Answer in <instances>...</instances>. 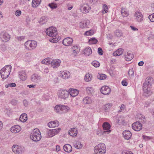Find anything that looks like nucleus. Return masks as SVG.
<instances>
[{"mask_svg": "<svg viewBox=\"0 0 154 154\" xmlns=\"http://www.w3.org/2000/svg\"><path fill=\"white\" fill-rule=\"evenodd\" d=\"M151 80H152V79L151 77H147L145 82L143 85V87L144 91V94L146 97L150 96L152 93L149 88L151 85Z\"/></svg>", "mask_w": 154, "mask_h": 154, "instance_id": "1", "label": "nucleus"}, {"mask_svg": "<svg viewBox=\"0 0 154 154\" xmlns=\"http://www.w3.org/2000/svg\"><path fill=\"white\" fill-rule=\"evenodd\" d=\"M11 65L6 66L0 70V73L2 78L3 79H5L9 75L11 71Z\"/></svg>", "mask_w": 154, "mask_h": 154, "instance_id": "2", "label": "nucleus"}, {"mask_svg": "<svg viewBox=\"0 0 154 154\" xmlns=\"http://www.w3.org/2000/svg\"><path fill=\"white\" fill-rule=\"evenodd\" d=\"M30 137L31 139L34 141L37 142L39 141L42 137L40 131L37 128L34 129L30 134Z\"/></svg>", "mask_w": 154, "mask_h": 154, "instance_id": "3", "label": "nucleus"}, {"mask_svg": "<svg viewBox=\"0 0 154 154\" xmlns=\"http://www.w3.org/2000/svg\"><path fill=\"white\" fill-rule=\"evenodd\" d=\"M94 151L95 153L99 154H105L106 151L105 145L103 143L99 144L95 146Z\"/></svg>", "mask_w": 154, "mask_h": 154, "instance_id": "4", "label": "nucleus"}, {"mask_svg": "<svg viewBox=\"0 0 154 154\" xmlns=\"http://www.w3.org/2000/svg\"><path fill=\"white\" fill-rule=\"evenodd\" d=\"M36 42L34 40H29L24 44L26 48L28 50H31L35 49L37 46Z\"/></svg>", "mask_w": 154, "mask_h": 154, "instance_id": "5", "label": "nucleus"}, {"mask_svg": "<svg viewBox=\"0 0 154 154\" xmlns=\"http://www.w3.org/2000/svg\"><path fill=\"white\" fill-rule=\"evenodd\" d=\"M46 33L47 35L53 38L55 37L57 35L56 28L53 27L48 28L46 30Z\"/></svg>", "mask_w": 154, "mask_h": 154, "instance_id": "6", "label": "nucleus"}, {"mask_svg": "<svg viewBox=\"0 0 154 154\" xmlns=\"http://www.w3.org/2000/svg\"><path fill=\"white\" fill-rule=\"evenodd\" d=\"M58 97L61 99L66 100L69 96V93L66 90L59 91L57 93Z\"/></svg>", "mask_w": 154, "mask_h": 154, "instance_id": "7", "label": "nucleus"}, {"mask_svg": "<svg viewBox=\"0 0 154 154\" xmlns=\"http://www.w3.org/2000/svg\"><path fill=\"white\" fill-rule=\"evenodd\" d=\"M12 149L13 151L15 154H22L25 151L24 148H22L18 145H13Z\"/></svg>", "mask_w": 154, "mask_h": 154, "instance_id": "8", "label": "nucleus"}, {"mask_svg": "<svg viewBox=\"0 0 154 154\" xmlns=\"http://www.w3.org/2000/svg\"><path fill=\"white\" fill-rule=\"evenodd\" d=\"M0 38L2 41L6 42L9 40L10 37L9 35L7 32H2L0 33Z\"/></svg>", "mask_w": 154, "mask_h": 154, "instance_id": "9", "label": "nucleus"}, {"mask_svg": "<svg viewBox=\"0 0 154 154\" xmlns=\"http://www.w3.org/2000/svg\"><path fill=\"white\" fill-rule=\"evenodd\" d=\"M142 125L139 122H135L132 125V129L137 131H140L142 128Z\"/></svg>", "mask_w": 154, "mask_h": 154, "instance_id": "10", "label": "nucleus"}, {"mask_svg": "<svg viewBox=\"0 0 154 154\" xmlns=\"http://www.w3.org/2000/svg\"><path fill=\"white\" fill-rule=\"evenodd\" d=\"M60 130V128L50 130L47 132L48 136L49 137H52L57 134Z\"/></svg>", "mask_w": 154, "mask_h": 154, "instance_id": "11", "label": "nucleus"}, {"mask_svg": "<svg viewBox=\"0 0 154 154\" xmlns=\"http://www.w3.org/2000/svg\"><path fill=\"white\" fill-rule=\"evenodd\" d=\"M110 125L108 122H105L103 124L102 127L106 134H109L111 130H110Z\"/></svg>", "mask_w": 154, "mask_h": 154, "instance_id": "12", "label": "nucleus"}, {"mask_svg": "<svg viewBox=\"0 0 154 154\" xmlns=\"http://www.w3.org/2000/svg\"><path fill=\"white\" fill-rule=\"evenodd\" d=\"M100 91L103 94L108 95L110 93L111 90L110 88L108 86H104L101 88Z\"/></svg>", "mask_w": 154, "mask_h": 154, "instance_id": "13", "label": "nucleus"}, {"mask_svg": "<svg viewBox=\"0 0 154 154\" xmlns=\"http://www.w3.org/2000/svg\"><path fill=\"white\" fill-rule=\"evenodd\" d=\"M91 8L88 4H84L80 7V10L83 13L86 14L89 12Z\"/></svg>", "mask_w": 154, "mask_h": 154, "instance_id": "14", "label": "nucleus"}, {"mask_svg": "<svg viewBox=\"0 0 154 154\" xmlns=\"http://www.w3.org/2000/svg\"><path fill=\"white\" fill-rule=\"evenodd\" d=\"M134 16L136 20L138 22H141L143 20V16L140 11L135 12Z\"/></svg>", "mask_w": 154, "mask_h": 154, "instance_id": "15", "label": "nucleus"}, {"mask_svg": "<svg viewBox=\"0 0 154 154\" xmlns=\"http://www.w3.org/2000/svg\"><path fill=\"white\" fill-rule=\"evenodd\" d=\"M73 39L70 38H66L63 41L62 43L65 46H68L71 45L72 44Z\"/></svg>", "mask_w": 154, "mask_h": 154, "instance_id": "16", "label": "nucleus"}, {"mask_svg": "<svg viewBox=\"0 0 154 154\" xmlns=\"http://www.w3.org/2000/svg\"><path fill=\"white\" fill-rule=\"evenodd\" d=\"M61 61L59 59H55L51 61V64L52 67L53 68H56L58 67L60 65Z\"/></svg>", "mask_w": 154, "mask_h": 154, "instance_id": "17", "label": "nucleus"}, {"mask_svg": "<svg viewBox=\"0 0 154 154\" xmlns=\"http://www.w3.org/2000/svg\"><path fill=\"white\" fill-rule=\"evenodd\" d=\"M122 135L125 139L129 140L131 138L132 134L130 131L125 130L123 132Z\"/></svg>", "mask_w": 154, "mask_h": 154, "instance_id": "18", "label": "nucleus"}, {"mask_svg": "<svg viewBox=\"0 0 154 154\" xmlns=\"http://www.w3.org/2000/svg\"><path fill=\"white\" fill-rule=\"evenodd\" d=\"M19 77L22 81H25L27 79V76L25 71L22 70L18 72Z\"/></svg>", "mask_w": 154, "mask_h": 154, "instance_id": "19", "label": "nucleus"}, {"mask_svg": "<svg viewBox=\"0 0 154 154\" xmlns=\"http://www.w3.org/2000/svg\"><path fill=\"white\" fill-rule=\"evenodd\" d=\"M21 127L19 125H16L11 128V131L13 133H17L19 132L21 130Z\"/></svg>", "mask_w": 154, "mask_h": 154, "instance_id": "20", "label": "nucleus"}, {"mask_svg": "<svg viewBox=\"0 0 154 154\" xmlns=\"http://www.w3.org/2000/svg\"><path fill=\"white\" fill-rule=\"evenodd\" d=\"M30 78L32 82L36 83H37L38 81L40 79L41 77L38 74H34L31 76Z\"/></svg>", "mask_w": 154, "mask_h": 154, "instance_id": "21", "label": "nucleus"}, {"mask_svg": "<svg viewBox=\"0 0 154 154\" xmlns=\"http://www.w3.org/2000/svg\"><path fill=\"white\" fill-rule=\"evenodd\" d=\"M69 94L71 96L74 97L77 96L79 94V91L76 89L73 88H70L68 91Z\"/></svg>", "mask_w": 154, "mask_h": 154, "instance_id": "22", "label": "nucleus"}, {"mask_svg": "<svg viewBox=\"0 0 154 154\" xmlns=\"http://www.w3.org/2000/svg\"><path fill=\"white\" fill-rule=\"evenodd\" d=\"M89 22V20L85 19H83L82 21L80 22L79 25L80 28H84L86 27L87 26V24Z\"/></svg>", "mask_w": 154, "mask_h": 154, "instance_id": "23", "label": "nucleus"}, {"mask_svg": "<svg viewBox=\"0 0 154 154\" xmlns=\"http://www.w3.org/2000/svg\"><path fill=\"white\" fill-rule=\"evenodd\" d=\"M61 72L60 76L64 79H66L69 78L70 76V73L67 71H63L62 72L61 71Z\"/></svg>", "mask_w": 154, "mask_h": 154, "instance_id": "24", "label": "nucleus"}, {"mask_svg": "<svg viewBox=\"0 0 154 154\" xmlns=\"http://www.w3.org/2000/svg\"><path fill=\"white\" fill-rule=\"evenodd\" d=\"M59 125V122L57 121H51L48 124V126L51 128L57 127Z\"/></svg>", "mask_w": 154, "mask_h": 154, "instance_id": "25", "label": "nucleus"}, {"mask_svg": "<svg viewBox=\"0 0 154 154\" xmlns=\"http://www.w3.org/2000/svg\"><path fill=\"white\" fill-rule=\"evenodd\" d=\"M80 47L78 45H73L71 48V50L74 54H78L80 51Z\"/></svg>", "mask_w": 154, "mask_h": 154, "instance_id": "26", "label": "nucleus"}, {"mask_svg": "<svg viewBox=\"0 0 154 154\" xmlns=\"http://www.w3.org/2000/svg\"><path fill=\"white\" fill-rule=\"evenodd\" d=\"M77 130L75 128H71L68 131V134L69 135L72 137H75L77 135Z\"/></svg>", "mask_w": 154, "mask_h": 154, "instance_id": "27", "label": "nucleus"}, {"mask_svg": "<svg viewBox=\"0 0 154 154\" xmlns=\"http://www.w3.org/2000/svg\"><path fill=\"white\" fill-rule=\"evenodd\" d=\"M92 101L91 98L88 97H86L84 98L83 100V102L84 104H90L92 103Z\"/></svg>", "mask_w": 154, "mask_h": 154, "instance_id": "28", "label": "nucleus"}, {"mask_svg": "<svg viewBox=\"0 0 154 154\" xmlns=\"http://www.w3.org/2000/svg\"><path fill=\"white\" fill-rule=\"evenodd\" d=\"M133 57V55L131 53L127 52L125 55V59L127 61H130L132 60Z\"/></svg>", "mask_w": 154, "mask_h": 154, "instance_id": "29", "label": "nucleus"}, {"mask_svg": "<svg viewBox=\"0 0 154 154\" xmlns=\"http://www.w3.org/2000/svg\"><path fill=\"white\" fill-rule=\"evenodd\" d=\"M27 115L26 114L23 113L21 114L20 117V121L23 122H26L27 120Z\"/></svg>", "mask_w": 154, "mask_h": 154, "instance_id": "30", "label": "nucleus"}, {"mask_svg": "<svg viewBox=\"0 0 154 154\" xmlns=\"http://www.w3.org/2000/svg\"><path fill=\"white\" fill-rule=\"evenodd\" d=\"M41 2V0H33L32 5L33 8H36L39 6Z\"/></svg>", "mask_w": 154, "mask_h": 154, "instance_id": "31", "label": "nucleus"}, {"mask_svg": "<svg viewBox=\"0 0 154 154\" xmlns=\"http://www.w3.org/2000/svg\"><path fill=\"white\" fill-rule=\"evenodd\" d=\"M64 150L66 152H69L72 151V147L69 144L65 145L63 147Z\"/></svg>", "mask_w": 154, "mask_h": 154, "instance_id": "32", "label": "nucleus"}, {"mask_svg": "<svg viewBox=\"0 0 154 154\" xmlns=\"http://www.w3.org/2000/svg\"><path fill=\"white\" fill-rule=\"evenodd\" d=\"M123 52V49L122 48H119L116 51L114 52L113 54V55L115 56H120L121 55Z\"/></svg>", "mask_w": 154, "mask_h": 154, "instance_id": "33", "label": "nucleus"}, {"mask_svg": "<svg viewBox=\"0 0 154 154\" xmlns=\"http://www.w3.org/2000/svg\"><path fill=\"white\" fill-rule=\"evenodd\" d=\"M117 122L121 124L124 125L126 122L125 118L122 116H119L118 118Z\"/></svg>", "mask_w": 154, "mask_h": 154, "instance_id": "34", "label": "nucleus"}, {"mask_svg": "<svg viewBox=\"0 0 154 154\" xmlns=\"http://www.w3.org/2000/svg\"><path fill=\"white\" fill-rule=\"evenodd\" d=\"M61 105H56L54 107V111L58 113L59 114H61L62 113V111L61 110Z\"/></svg>", "mask_w": 154, "mask_h": 154, "instance_id": "35", "label": "nucleus"}, {"mask_svg": "<svg viewBox=\"0 0 154 154\" xmlns=\"http://www.w3.org/2000/svg\"><path fill=\"white\" fill-rule=\"evenodd\" d=\"M84 52L85 54L89 56L92 53V51L90 47H88L85 49Z\"/></svg>", "mask_w": 154, "mask_h": 154, "instance_id": "36", "label": "nucleus"}, {"mask_svg": "<svg viewBox=\"0 0 154 154\" xmlns=\"http://www.w3.org/2000/svg\"><path fill=\"white\" fill-rule=\"evenodd\" d=\"M92 76L91 74L88 73H87L85 77V81L87 82H89L92 80Z\"/></svg>", "mask_w": 154, "mask_h": 154, "instance_id": "37", "label": "nucleus"}, {"mask_svg": "<svg viewBox=\"0 0 154 154\" xmlns=\"http://www.w3.org/2000/svg\"><path fill=\"white\" fill-rule=\"evenodd\" d=\"M121 14L124 17H126L128 15V13L127 10L125 8H122L121 10Z\"/></svg>", "mask_w": 154, "mask_h": 154, "instance_id": "38", "label": "nucleus"}, {"mask_svg": "<svg viewBox=\"0 0 154 154\" xmlns=\"http://www.w3.org/2000/svg\"><path fill=\"white\" fill-rule=\"evenodd\" d=\"M74 145L75 147L77 149L81 148L83 146V145L81 142L78 141H75L74 143Z\"/></svg>", "mask_w": 154, "mask_h": 154, "instance_id": "39", "label": "nucleus"}, {"mask_svg": "<svg viewBox=\"0 0 154 154\" xmlns=\"http://www.w3.org/2000/svg\"><path fill=\"white\" fill-rule=\"evenodd\" d=\"M69 109V107L64 105H61V110L62 113L63 112H66Z\"/></svg>", "mask_w": 154, "mask_h": 154, "instance_id": "40", "label": "nucleus"}, {"mask_svg": "<svg viewBox=\"0 0 154 154\" xmlns=\"http://www.w3.org/2000/svg\"><path fill=\"white\" fill-rule=\"evenodd\" d=\"M86 91L89 95L92 94V93L93 92V89L91 87H88L86 88Z\"/></svg>", "mask_w": 154, "mask_h": 154, "instance_id": "41", "label": "nucleus"}, {"mask_svg": "<svg viewBox=\"0 0 154 154\" xmlns=\"http://www.w3.org/2000/svg\"><path fill=\"white\" fill-rule=\"evenodd\" d=\"M115 34L117 37H120L122 35V33L119 30H116L115 32Z\"/></svg>", "mask_w": 154, "mask_h": 154, "instance_id": "42", "label": "nucleus"}, {"mask_svg": "<svg viewBox=\"0 0 154 154\" xmlns=\"http://www.w3.org/2000/svg\"><path fill=\"white\" fill-rule=\"evenodd\" d=\"M108 11V8L106 5L104 4L103 5V10L102 12L103 14H105L107 13Z\"/></svg>", "mask_w": 154, "mask_h": 154, "instance_id": "43", "label": "nucleus"}, {"mask_svg": "<svg viewBox=\"0 0 154 154\" xmlns=\"http://www.w3.org/2000/svg\"><path fill=\"white\" fill-rule=\"evenodd\" d=\"M39 23L41 24H43L45 23L46 22V18L45 17H42L39 20Z\"/></svg>", "mask_w": 154, "mask_h": 154, "instance_id": "44", "label": "nucleus"}, {"mask_svg": "<svg viewBox=\"0 0 154 154\" xmlns=\"http://www.w3.org/2000/svg\"><path fill=\"white\" fill-rule=\"evenodd\" d=\"M92 65L95 67H98L100 65V63L98 61L95 60L91 63Z\"/></svg>", "mask_w": 154, "mask_h": 154, "instance_id": "45", "label": "nucleus"}, {"mask_svg": "<svg viewBox=\"0 0 154 154\" xmlns=\"http://www.w3.org/2000/svg\"><path fill=\"white\" fill-rule=\"evenodd\" d=\"M97 42V39L94 38H92L89 40V42L91 44H95Z\"/></svg>", "mask_w": 154, "mask_h": 154, "instance_id": "46", "label": "nucleus"}, {"mask_svg": "<svg viewBox=\"0 0 154 154\" xmlns=\"http://www.w3.org/2000/svg\"><path fill=\"white\" fill-rule=\"evenodd\" d=\"M106 77V75L104 74H101L97 76L98 78L101 80L105 79Z\"/></svg>", "mask_w": 154, "mask_h": 154, "instance_id": "47", "label": "nucleus"}, {"mask_svg": "<svg viewBox=\"0 0 154 154\" xmlns=\"http://www.w3.org/2000/svg\"><path fill=\"white\" fill-rule=\"evenodd\" d=\"M97 134L98 135L101 136V135L106 134L104 131L100 130H98L97 131Z\"/></svg>", "mask_w": 154, "mask_h": 154, "instance_id": "48", "label": "nucleus"}, {"mask_svg": "<svg viewBox=\"0 0 154 154\" xmlns=\"http://www.w3.org/2000/svg\"><path fill=\"white\" fill-rule=\"evenodd\" d=\"M94 33V32L92 30L87 31L85 33V35H92Z\"/></svg>", "mask_w": 154, "mask_h": 154, "instance_id": "49", "label": "nucleus"}, {"mask_svg": "<svg viewBox=\"0 0 154 154\" xmlns=\"http://www.w3.org/2000/svg\"><path fill=\"white\" fill-rule=\"evenodd\" d=\"M51 61L50 60H48V59H46L42 61V63L48 64L51 63Z\"/></svg>", "mask_w": 154, "mask_h": 154, "instance_id": "50", "label": "nucleus"}, {"mask_svg": "<svg viewBox=\"0 0 154 154\" xmlns=\"http://www.w3.org/2000/svg\"><path fill=\"white\" fill-rule=\"evenodd\" d=\"M48 6L50 8L52 9H53L57 8V5L56 4H54L53 3L49 4Z\"/></svg>", "mask_w": 154, "mask_h": 154, "instance_id": "51", "label": "nucleus"}, {"mask_svg": "<svg viewBox=\"0 0 154 154\" xmlns=\"http://www.w3.org/2000/svg\"><path fill=\"white\" fill-rule=\"evenodd\" d=\"M148 18L151 22H154V13L150 15Z\"/></svg>", "mask_w": 154, "mask_h": 154, "instance_id": "52", "label": "nucleus"}, {"mask_svg": "<svg viewBox=\"0 0 154 154\" xmlns=\"http://www.w3.org/2000/svg\"><path fill=\"white\" fill-rule=\"evenodd\" d=\"M125 108V106L124 104H122L120 107V109L119 111L118 112H120L124 111Z\"/></svg>", "mask_w": 154, "mask_h": 154, "instance_id": "53", "label": "nucleus"}, {"mask_svg": "<svg viewBox=\"0 0 154 154\" xmlns=\"http://www.w3.org/2000/svg\"><path fill=\"white\" fill-rule=\"evenodd\" d=\"M16 86V84L15 83H11L8 84V85H5V87L6 88H8L9 87H14Z\"/></svg>", "mask_w": 154, "mask_h": 154, "instance_id": "54", "label": "nucleus"}, {"mask_svg": "<svg viewBox=\"0 0 154 154\" xmlns=\"http://www.w3.org/2000/svg\"><path fill=\"white\" fill-rule=\"evenodd\" d=\"M25 38V36H18L16 37V38L17 39V40L18 41H20L23 40Z\"/></svg>", "mask_w": 154, "mask_h": 154, "instance_id": "55", "label": "nucleus"}, {"mask_svg": "<svg viewBox=\"0 0 154 154\" xmlns=\"http://www.w3.org/2000/svg\"><path fill=\"white\" fill-rule=\"evenodd\" d=\"M138 118L140 119L141 120V122L144 121L145 117L143 115L140 114Z\"/></svg>", "mask_w": 154, "mask_h": 154, "instance_id": "56", "label": "nucleus"}, {"mask_svg": "<svg viewBox=\"0 0 154 154\" xmlns=\"http://www.w3.org/2000/svg\"><path fill=\"white\" fill-rule=\"evenodd\" d=\"M98 53L100 55H102L103 54V51L102 50V48H98Z\"/></svg>", "mask_w": 154, "mask_h": 154, "instance_id": "57", "label": "nucleus"}, {"mask_svg": "<svg viewBox=\"0 0 154 154\" xmlns=\"http://www.w3.org/2000/svg\"><path fill=\"white\" fill-rule=\"evenodd\" d=\"M122 154H134L133 152L130 151H126L122 152Z\"/></svg>", "mask_w": 154, "mask_h": 154, "instance_id": "58", "label": "nucleus"}, {"mask_svg": "<svg viewBox=\"0 0 154 154\" xmlns=\"http://www.w3.org/2000/svg\"><path fill=\"white\" fill-rule=\"evenodd\" d=\"M134 71L132 69H130L129 70L128 74L129 75H134Z\"/></svg>", "mask_w": 154, "mask_h": 154, "instance_id": "59", "label": "nucleus"}, {"mask_svg": "<svg viewBox=\"0 0 154 154\" xmlns=\"http://www.w3.org/2000/svg\"><path fill=\"white\" fill-rule=\"evenodd\" d=\"M21 11L19 10H17L15 12V14L16 16H19L21 14Z\"/></svg>", "mask_w": 154, "mask_h": 154, "instance_id": "60", "label": "nucleus"}, {"mask_svg": "<svg viewBox=\"0 0 154 154\" xmlns=\"http://www.w3.org/2000/svg\"><path fill=\"white\" fill-rule=\"evenodd\" d=\"M56 39V38H54L52 39H50V42L54 43L57 42L58 41V39Z\"/></svg>", "mask_w": 154, "mask_h": 154, "instance_id": "61", "label": "nucleus"}, {"mask_svg": "<svg viewBox=\"0 0 154 154\" xmlns=\"http://www.w3.org/2000/svg\"><path fill=\"white\" fill-rule=\"evenodd\" d=\"M122 85L124 86H126L127 85L128 83L125 80H123L122 82Z\"/></svg>", "mask_w": 154, "mask_h": 154, "instance_id": "62", "label": "nucleus"}, {"mask_svg": "<svg viewBox=\"0 0 154 154\" xmlns=\"http://www.w3.org/2000/svg\"><path fill=\"white\" fill-rule=\"evenodd\" d=\"M143 138L145 140H149L150 139V137L145 135H143L142 136Z\"/></svg>", "mask_w": 154, "mask_h": 154, "instance_id": "63", "label": "nucleus"}, {"mask_svg": "<svg viewBox=\"0 0 154 154\" xmlns=\"http://www.w3.org/2000/svg\"><path fill=\"white\" fill-rule=\"evenodd\" d=\"M49 70L47 68H46L44 69L43 72L45 73H47L49 72Z\"/></svg>", "mask_w": 154, "mask_h": 154, "instance_id": "64", "label": "nucleus"}]
</instances>
